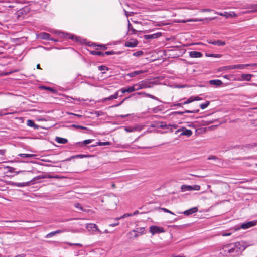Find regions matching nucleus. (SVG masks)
<instances>
[{"instance_id": "obj_27", "label": "nucleus", "mask_w": 257, "mask_h": 257, "mask_svg": "<svg viewBox=\"0 0 257 257\" xmlns=\"http://www.w3.org/2000/svg\"><path fill=\"white\" fill-rule=\"evenodd\" d=\"M12 185L14 186H16L19 187H23L29 185V182H25V183H17V182H13Z\"/></svg>"}, {"instance_id": "obj_18", "label": "nucleus", "mask_w": 257, "mask_h": 257, "mask_svg": "<svg viewBox=\"0 0 257 257\" xmlns=\"http://www.w3.org/2000/svg\"><path fill=\"white\" fill-rule=\"evenodd\" d=\"M198 211V208L196 207L190 208L183 212V214L185 215H190Z\"/></svg>"}, {"instance_id": "obj_59", "label": "nucleus", "mask_w": 257, "mask_h": 257, "mask_svg": "<svg viewBox=\"0 0 257 257\" xmlns=\"http://www.w3.org/2000/svg\"><path fill=\"white\" fill-rule=\"evenodd\" d=\"M13 113H14V112H9L3 113L0 112V116H3V115H8V114H13Z\"/></svg>"}, {"instance_id": "obj_54", "label": "nucleus", "mask_w": 257, "mask_h": 257, "mask_svg": "<svg viewBox=\"0 0 257 257\" xmlns=\"http://www.w3.org/2000/svg\"><path fill=\"white\" fill-rule=\"evenodd\" d=\"M187 101L189 103H190L193 101H194V97L193 96H191L187 99Z\"/></svg>"}, {"instance_id": "obj_6", "label": "nucleus", "mask_w": 257, "mask_h": 257, "mask_svg": "<svg viewBox=\"0 0 257 257\" xmlns=\"http://www.w3.org/2000/svg\"><path fill=\"white\" fill-rule=\"evenodd\" d=\"M200 186L199 185H182L181 186V190L182 192H185L187 191H191L193 190L199 191L200 190Z\"/></svg>"}, {"instance_id": "obj_50", "label": "nucleus", "mask_w": 257, "mask_h": 257, "mask_svg": "<svg viewBox=\"0 0 257 257\" xmlns=\"http://www.w3.org/2000/svg\"><path fill=\"white\" fill-rule=\"evenodd\" d=\"M55 235V233L54 231L48 233V234H47L46 236V237L47 238H50Z\"/></svg>"}, {"instance_id": "obj_61", "label": "nucleus", "mask_w": 257, "mask_h": 257, "mask_svg": "<svg viewBox=\"0 0 257 257\" xmlns=\"http://www.w3.org/2000/svg\"><path fill=\"white\" fill-rule=\"evenodd\" d=\"M216 159H218V158L213 155L210 156L208 157V160H216Z\"/></svg>"}, {"instance_id": "obj_4", "label": "nucleus", "mask_w": 257, "mask_h": 257, "mask_svg": "<svg viewBox=\"0 0 257 257\" xmlns=\"http://www.w3.org/2000/svg\"><path fill=\"white\" fill-rule=\"evenodd\" d=\"M145 232V228L144 227L137 228L128 233L130 238L134 239L137 238L139 236L143 234Z\"/></svg>"}, {"instance_id": "obj_45", "label": "nucleus", "mask_w": 257, "mask_h": 257, "mask_svg": "<svg viewBox=\"0 0 257 257\" xmlns=\"http://www.w3.org/2000/svg\"><path fill=\"white\" fill-rule=\"evenodd\" d=\"M133 86L134 87L135 91H137V90L141 89L139 82L134 84V85H133Z\"/></svg>"}, {"instance_id": "obj_41", "label": "nucleus", "mask_w": 257, "mask_h": 257, "mask_svg": "<svg viewBox=\"0 0 257 257\" xmlns=\"http://www.w3.org/2000/svg\"><path fill=\"white\" fill-rule=\"evenodd\" d=\"M97 143L99 146H107L110 144L109 142H98Z\"/></svg>"}, {"instance_id": "obj_2", "label": "nucleus", "mask_w": 257, "mask_h": 257, "mask_svg": "<svg viewBox=\"0 0 257 257\" xmlns=\"http://www.w3.org/2000/svg\"><path fill=\"white\" fill-rule=\"evenodd\" d=\"M49 31L51 33L55 34L56 36H57L58 37L60 38H68L74 40L75 41H78V38L72 34L65 33L64 32H61L57 30H49Z\"/></svg>"}, {"instance_id": "obj_32", "label": "nucleus", "mask_w": 257, "mask_h": 257, "mask_svg": "<svg viewBox=\"0 0 257 257\" xmlns=\"http://www.w3.org/2000/svg\"><path fill=\"white\" fill-rule=\"evenodd\" d=\"M90 53L94 55H97V56H101L102 57H104L103 52L98 51H91Z\"/></svg>"}, {"instance_id": "obj_12", "label": "nucleus", "mask_w": 257, "mask_h": 257, "mask_svg": "<svg viewBox=\"0 0 257 257\" xmlns=\"http://www.w3.org/2000/svg\"><path fill=\"white\" fill-rule=\"evenodd\" d=\"M37 37L42 40H50L51 39V35L46 32H41L37 35Z\"/></svg>"}, {"instance_id": "obj_47", "label": "nucleus", "mask_w": 257, "mask_h": 257, "mask_svg": "<svg viewBox=\"0 0 257 257\" xmlns=\"http://www.w3.org/2000/svg\"><path fill=\"white\" fill-rule=\"evenodd\" d=\"M126 91H127V93H132V92L135 91L134 87L133 86H130L126 88Z\"/></svg>"}, {"instance_id": "obj_26", "label": "nucleus", "mask_w": 257, "mask_h": 257, "mask_svg": "<svg viewBox=\"0 0 257 257\" xmlns=\"http://www.w3.org/2000/svg\"><path fill=\"white\" fill-rule=\"evenodd\" d=\"M27 125L28 126H30V127H33L34 128H38V126L35 123V122H34V121L33 120H31V119H28L27 121Z\"/></svg>"}, {"instance_id": "obj_30", "label": "nucleus", "mask_w": 257, "mask_h": 257, "mask_svg": "<svg viewBox=\"0 0 257 257\" xmlns=\"http://www.w3.org/2000/svg\"><path fill=\"white\" fill-rule=\"evenodd\" d=\"M205 56L208 57H214L219 58L221 57L222 55L219 54L206 53Z\"/></svg>"}, {"instance_id": "obj_42", "label": "nucleus", "mask_w": 257, "mask_h": 257, "mask_svg": "<svg viewBox=\"0 0 257 257\" xmlns=\"http://www.w3.org/2000/svg\"><path fill=\"white\" fill-rule=\"evenodd\" d=\"M133 132L140 131L142 130V126L141 125H136L133 127Z\"/></svg>"}, {"instance_id": "obj_52", "label": "nucleus", "mask_w": 257, "mask_h": 257, "mask_svg": "<svg viewBox=\"0 0 257 257\" xmlns=\"http://www.w3.org/2000/svg\"><path fill=\"white\" fill-rule=\"evenodd\" d=\"M116 220V222H115L114 223L110 224L109 225V226H111V227H115V226H117L119 224V223L118 222V220Z\"/></svg>"}, {"instance_id": "obj_29", "label": "nucleus", "mask_w": 257, "mask_h": 257, "mask_svg": "<svg viewBox=\"0 0 257 257\" xmlns=\"http://www.w3.org/2000/svg\"><path fill=\"white\" fill-rule=\"evenodd\" d=\"M18 156H20V157H21L22 158H32V157H34L36 156V155L35 154H23V153H21V154H19Z\"/></svg>"}, {"instance_id": "obj_31", "label": "nucleus", "mask_w": 257, "mask_h": 257, "mask_svg": "<svg viewBox=\"0 0 257 257\" xmlns=\"http://www.w3.org/2000/svg\"><path fill=\"white\" fill-rule=\"evenodd\" d=\"M91 157V155H83V154H79L76 155L75 156H73L71 157V158H89Z\"/></svg>"}, {"instance_id": "obj_55", "label": "nucleus", "mask_w": 257, "mask_h": 257, "mask_svg": "<svg viewBox=\"0 0 257 257\" xmlns=\"http://www.w3.org/2000/svg\"><path fill=\"white\" fill-rule=\"evenodd\" d=\"M213 10L210 9H203L200 10L201 12H211Z\"/></svg>"}, {"instance_id": "obj_36", "label": "nucleus", "mask_w": 257, "mask_h": 257, "mask_svg": "<svg viewBox=\"0 0 257 257\" xmlns=\"http://www.w3.org/2000/svg\"><path fill=\"white\" fill-rule=\"evenodd\" d=\"M209 103V101H206L204 103L201 104L200 107L202 109H204L208 107Z\"/></svg>"}, {"instance_id": "obj_60", "label": "nucleus", "mask_w": 257, "mask_h": 257, "mask_svg": "<svg viewBox=\"0 0 257 257\" xmlns=\"http://www.w3.org/2000/svg\"><path fill=\"white\" fill-rule=\"evenodd\" d=\"M70 98H71V99L75 100H77V101H86V100H85V99H81L80 98H72V97H70Z\"/></svg>"}, {"instance_id": "obj_22", "label": "nucleus", "mask_w": 257, "mask_h": 257, "mask_svg": "<svg viewBox=\"0 0 257 257\" xmlns=\"http://www.w3.org/2000/svg\"><path fill=\"white\" fill-rule=\"evenodd\" d=\"M209 44H211L217 46H224L225 45V42L224 41H222L221 40H215V41H211L210 40L208 41Z\"/></svg>"}, {"instance_id": "obj_8", "label": "nucleus", "mask_w": 257, "mask_h": 257, "mask_svg": "<svg viewBox=\"0 0 257 257\" xmlns=\"http://www.w3.org/2000/svg\"><path fill=\"white\" fill-rule=\"evenodd\" d=\"M257 224V220H252L242 223L240 228L242 229H246L255 226Z\"/></svg>"}, {"instance_id": "obj_15", "label": "nucleus", "mask_w": 257, "mask_h": 257, "mask_svg": "<svg viewBox=\"0 0 257 257\" xmlns=\"http://www.w3.org/2000/svg\"><path fill=\"white\" fill-rule=\"evenodd\" d=\"M216 19V17H212V18H206L204 19L202 18H194V19H190V22H201L204 20L206 21V22H209L211 20H214Z\"/></svg>"}, {"instance_id": "obj_51", "label": "nucleus", "mask_w": 257, "mask_h": 257, "mask_svg": "<svg viewBox=\"0 0 257 257\" xmlns=\"http://www.w3.org/2000/svg\"><path fill=\"white\" fill-rule=\"evenodd\" d=\"M226 68L227 69H235L236 68V65H230L226 67Z\"/></svg>"}, {"instance_id": "obj_63", "label": "nucleus", "mask_w": 257, "mask_h": 257, "mask_svg": "<svg viewBox=\"0 0 257 257\" xmlns=\"http://www.w3.org/2000/svg\"><path fill=\"white\" fill-rule=\"evenodd\" d=\"M122 93H125L127 92L126 88H122L119 90Z\"/></svg>"}, {"instance_id": "obj_33", "label": "nucleus", "mask_w": 257, "mask_h": 257, "mask_svg": "<svg viewBox=\"0 0 257 257\" xmlns=\"http://www.w3.org/2000/svg\"><path fill=\"white\" fill-rule=\"evenodd\" d=\"M249 66H250V64H237L236 65V69H243Z\"/></svg>"}, {"instance_id": "obj_16", "label": "nucleus", "mask_w": 257, "mask_h": 257, "mask_svg": "<svg viewBox=\"0 0 257 257\" xmlns=\"http://www.w3.org/2000/svg\"><path fill=\"white\" fill-rule=\"evenodd\" d=\"M138 45V41L136 40L132 39L127 41L125 43V46L130 48L136 47Z\"/></svg>"}, {"instance_id": "obj_19", "label": "nucleus", "mask_w": 257, "mask_h": 257, "mask_svg": "<svg viewBox=\"0 0 257 257\" xmlns=\"http://www.w3.org/2000/svg\"><path fill=\"white\" fill-rule=\"evenodd\" d=\"M203 54L198 51H191L189 52V56L191 58H200L202 57Z\"/></svg>"}, {"instance_id": "obj_46", "label": "nucleus", "mask_w": 257, "mask_h": 257, "mask_svg": "<svg viewBox=\"0 0 257 257\" xmlns=\"http://www.w3.org/2000/svg\"><path fill=\"white\" fill-rule=\"evenodd\" d=\"M160 209L163 210L165 212L168 213H170V214H172V215H175V214L173 212H172V211H170L169 210H168V209H167L166 208H161Z\"/></svg>"}, {"instance_id": "obj_40", "label": "nucleus", "mask_w": 257, "mask_h": 257, "mask_svg": "<svg viewBox=\"0 0 257 257\" xmlns=\"http://www.w3.org/2000/svg\"><path fill=\"white\" fill-rule=\"evenodd\" d=\"M45 90H49L50 91V92H52L53 93H55L56 92V90L55 89H54V88H51V87H46V86H43L42 87Z\"/></svg>"}, {"instance_id": "obj_28", "label": "nucleus", "mask_w": 257, "mask_h": 257, "mask_svg": "<svg viewBox=\"0 0 257 257\" xmlns=\"http://www.w3.org/2000/svg\"><path fill=\"white\" fill-rule=\"evenodd\" d=\"M252 75L250 74H243L241 75V78L242 80H245L249 81L251 80Z\"/></svg>"}, {"instance_id": "obj_44", "label": "nucleus", "mask_w": 257, "mask_h": 257, "mask_svg": "<svg viewBox=\"0 0 257 257\" xmlns=\"http://www.w3.org/2000/svg\"><path fill=\"white\" fill-rule=\"evenodd\" d=\"M98 68L100 71H106L108 70V67L104 65L99 66Z\"/></svg>"}, {"instance_id": "obj_7", "label": "nucleus", "mask_w": 257, "mask_h": 257, "mask_svg": "<svg viewBox=\"0 0 257 257\" xmlns=\"http://www.w3.org/2000/svg\"><path fill=\"white\" fill-rule=\"evenodd\" d=\"M150 232L152 235L159 234L165 232L164 228L158 226L152 225L150 227Z\"/></svg>"}, {"instance_id": "obj_3", "label": "nucleus", "mask_w": 257, "mask_h": 257, "mask_svg": "<svg viewBox=\"0 0 257 257\" xmlns=\"http://www.w3.org/2000/svg\"><path fill=\"white\" fill-rule=\"evenodd\" d=\"M231 244L222 245L219 249V257H230Z\"/></svg>"}, {"instance_id": "obj_64", "label": "nucleus", "mask_w": 257, "mask_h": 257, "mask_svg": "<svg viewBox=\"0 0 257 257\" xmlns=\"http://www.w3.org/2000/svg\"><path fill=\"white\" fill-rule=\"evenodd\" d=\"M98 46L100 47L101 49L103 50H106L107 48L105 45H99Z\"/></svg>"}, {"instance_id": "obj_1", "label": "nucleus", "mask_w": 257, "mask_h": 257, "mask_svg": "<svg viewBox=\"0 0 257 257\" xmlns=\"http://www.w3.org/2000/svg\"><path fill=\"white\" fill-rule=\"evenodd\" d=\"M247 245L243 241H239L231 244L230 257H236L241 254L242 251L246 248Z\"/></svg>"}, {"instance_id": "obj_34", "label": "nucleus", "mask_w": 257, "mask_h": 257, "mask_svg": "<svg viewBox=\"0 0 257 257\" xmlns=\"http://www.w3.org/2000/svg\"><path fill=\"white\" fill-rule=\"evenodd\" d=\"M130 216H132V213H125L124 215H123L122 216H120V217L116 218L115 219L119 220H120L121 219H123V218H124L125 217H130Z\"/></svg>"}, {"instance_id": "obj_37", "label": "nucleus", "mask_w": 257, "mask_h": 257, "mask_svg": "<svg viewBox=\"0 0 257 257\" xmlns=\"http://www.w3.org/2000/svg\"><path fill=\"white\" fill-rule=\"evenodd\" d=\"M92 141H93L92 139H88V140H84L82 142H78V143H77V144H83L84 145H87V144L91 143L92 142Z\"/></svg>"}, {"instance_id": "obj_13", "label": "nucleus", "mask_w": 257, "mask_h": 257, "mask_svg": "<svg viewBox=\"0 0 257 257\" xmlns=\"http://www.w3.org/2000/svg\"><path fill=\"white\" fill-rule=\"evenodd\" d=\"M86 228L89 231H97L99 233H101L100 230L98 228L97 225L95 224L89 223L86 225Z\"/></svg>"}, {"instance_id": "obj_10", "label": "nucleus", "mask_w": 257, "mask_h": 257, "mask_svg": "<svg viewBox=\"0 0 257 257\" xmlns=\"http://www.w3.org/2000/svg\"><path fill=\"white\" fill-rule=\"evenodd\" d=\"M215 13L217 15H219L220 16H223V17H225L226 18H229L231 17H235L236 16V14L234 12H230L229 13H228L227 12H224L223 13H222V12H218L215 11Z\"/></svg>"}, {"instance_id": "obj_11", "label": "nucleus", "mask_w": 257, "mask_h": 257, "mask_svg": "<svg viewBox=\"0 0 257 257\" xmlns=\"http://www.w3.org/2000/svg\"><path fill=\"white\" fill-rule=\"evenodd\" d=\"M62 177L59 176L58 175H49L48 176H38L37 177H34L33 179V181H35L36 180L40 179H43V178H55V179H60L62 178Z\"/></svg>"}, {"instance_id": "obj_24", "label": "nucleus", "mask_w": 257, "mask_h": 257, "mask_svg": "<svg viewBox=\"0 0 257 257\" xmlns=\"http://www.w3.org/2000/svg\"><path fill=\"white\" fill-rule=\"evenodd\" d=\"M157 126L159 128L169 129L170 128V124H167L165 122H158Z\"/></svg>"}, {"instance_id": "obj_57", "label": "nucleus", "mask_w": 257, "mask_h": 257, "mask_svg": "<svg viewBox=\"0 0 257 257\" xmlns=\"http://www.w3.org/2000/svg\"><path fill=\"white\" fill-rule=\"evenodd\" d=\"M75 207L78 209H79L81 210H83V208L81 206V205L79 203H76L75 205Z\"/></svg>"}, {"instance_id": "obj_17", "label": "nucleus", "mask_w": 257, "mask_h": 257, "mask_svg": "<svg viewBox=\"0 0 257 257\" xmlns=\"http://www.w3.org/2000/svg\"><path fill=\"white\" fill-rule=\"evenodd\" d=\"M137 94L138 95H142L144 96H146V97H149L152 99H154L155 100H156V101H159L160 102L161 101L160 100V99L155 97V96L152 95V94H148V93H145V92H138L137 93Z\"/></svg>"}, {"instance_id": "obj_49", "label": "nucleus", "mask_w": 257, "mask_h": 257, "mask_svg": "<svg viewBox=\"0 0 257 257\" xmlns=\"http://www.w3.org/2000/svg\"><path fill=\"white\" fill-rule=\"evenodd\" d=\"M65 243L69 245L70 246L75 245V246H79V247H82V244H81L80 243H69V242H65Z\"/></svg>"}, {"instance_id": "obj_21", "label": "nucleus", "mask_w": 257, "mask_h": 257, "mask_svg": "<svg viewBox=\"0 0 257 257\" xmlns=\"http://www.w3.org/2000/svg\"><path fill=\"white\" fill-rule=\"evenodd\" d=\"M199 110L198 109H194L193 110H185L184 112L176 111V112H174V113L177 114H180V115H182L184 113H197L199 112Z\"/></svg>"}, {"instance_id": "obj_25", "label": "nucleus", "mask_w": 257, "mask_h": 257, "mask_svg": "<svg viewBox=\"0 0 257 257\" xmlns=\"http://www.w3.org/2000/svg\"><path fill=\"white\" fill-rule=\"evenodd\" d=\"M209 84L211 85H214L216 86H220L222 84V82L218 79L211 80L209 81Z\"/></svg>"}, {"instance_id": "obj_5", "label": "nucleus", "mask_w": 257, "mask_h": 257, "mask_svg": "<svg viewBox=\"0 0 257 257\" xmlns=\"http://www.w3.org/2000/svg\"><path fill=\"white\" fill-rule=\"evenodd\" d=\"M141 89L152 87L154 85L157 84L155 80L151 79H145L139 82Z\"/></svg>"}, {"instance_id": "obj_9", "label": "nucleus", "mask_w": 257, "mask_h": 257, "mask_svg": "<svg viewBox=\"0 0 257 257\" xmlns=\"http://www.w3.org/2000/svg\"><path fill=\"white\" fill-rule=\"evenodd\" d=\"M180 132H181V136H186L187 137H190L192 134V132L191 130L187 129L185 127H182V128L178 129L176 131L175 134H178V133Z\"/></svg>"}, {"instance_id": "obj_43", "label": "nucleus", "mask_w": 257, "mask_h": 257, "mask_svg": "<svg viewBox=\"0 0 257 257\" xmlns=\"http://www.w3.org/2000/svg\"><path fill=\"white\" fill-rule=\"evenodd\" d=\"M116 53L115 51H106L105 52H103L104 57L106 55H114Z\"/></svg>"}, {"instance_id": "obj_58", "label": "nucleus", "mask_w": 257, "mask_h": 257, "mask_svg": "<svg viewBox=\"0 0 257 257\" xmlns=\"http://www.w3.org/2000/svg\"><path fill=\"white\" fill-rule=\"evenodd\" d=\"M114 99H117L118 97V91H116L113 95H112Z\"/></svg>"}, {"instance_id": "obj_14", "label": "nucleus", "mask_w": 257, "mask_h": 257, "mask_svg": "<svg viewBox=\"0 0 257 257\" xmlns=\"http://www.w3.org/2000/svg\"><path fill=\"white\" fill-rule=\"evenodd\" d=\"M161 36V33H154L152 34L145 35L144 37V38L146 40H150V39L157 38Z\"/></svg>"}, {"instance_id": "obj_53", "label": "nucleus", "mask_w": 257, "mask_h": 257, "mask_svg": "<svg viewBox=\"0 0 257 257\" xmlns=\"http://www.w3.org/2000/svg\"><path fill=\"white\" fill-rule=\"evenodd\" d=\"M126 99V98H125L122 101H121V102H120L118 104H115L113 106H112V107H118L119 106H120V105H121L123 102Z\"/></svg>"}, {"instance_id": "obj_56", "label": "nucleus", "mask_w": 257, "mask_h": 257, "mask_svg": "<svg viewBox=\"0 0 257 257\" xmlns=\"http://www.w3.org/2000/svg\"><path fill=\"white\" fill-rule=\"evenodd\" d=\"M130 116V114H126V115H117L118 118H124Z\"/></svg>"}, {"instance_id": "obj_39", "label": "nucleus", "mask_w": 257, "mask_h": 257, "mask_svg": "<svg viewBox=\"0 0 257 257\" xmlns=\"http://www.w3.org/2000/svg\"><path fill=\"white\" fill-rule=\"evenodd\" d=\"M112 97V95H110V96H109L108 97L104 98H103L101 100L100 102H105L106 101L111 100L112 99H114L113 98V97Z\"/></svg>"}, {"instance_id": "obj_62", "label": "nucleus", "mask_w": 257, "mask_h": 257, "mask_svg": "<svg viewBox=\"0 0 257 257\" xmlns=\"http://www.w3.org/2000/svg\"><path fill=\"white\" fill-rule=\"evenodd\" d=\"M194 101H199L201 100L202 98L198 96H193Z\"/></svg>"}, {"instance_id": "obj_20", "label": "nucleus", "mask_w": 257, "mask_h": 257, "mask_svg": "<svg viewBox=\"0 0 257 257\" xmlns=\"http://www.w3.org/2000/svg\"><path fill=\"white\" fill-rule=\"evenodd\" d=\"M144 72L145 71L143 70L135 71L129 73H127V74H126V76H129L130 77H134L136 76L141 74H143Z\"/></svg>"}, {"instance_id": "obj_48", "label": "nucleus", "mask_w": 257, "mask_h": 257, "mask_svg": "<svg viewBox=\"0 0 257 257\" xmlns=\"http://www.w3.org/2000/svg\"><path fill=\"white\" fill-rule=\"evenodd\" d=\"M124 130L127 132H133V126H125Z\"/></svg>"}, {"instance_id": "obj_23", "label": "nucleus", "mask_w": 257, "mask_h": 257, "mask_svg": "<svg viewBox=\"0 0 257 257\" xmlns=\"http://www.w3.org/2000/svg\"><path fill=\"white\" fill-rule=\"evenodd\" d=\"M55 141L59 144H66L68 142V140L66 138H63L59 137H56L55 139Z\"/></svg>"}, {"instance_id": "obj_35", "label": "nucleus", "mask_w": 257, "mask_h": 257, "mask_svg": "<svg viewBox=\"0 0 257 257\" xmlns=\"http://www.w3.org/2000/svg\"><path fill=\"white\" fill-rule=\"evenodd\" d=\"M128 29L129 31H132V34L136 33V30L133 28L132 25L129 21L128 23Z\"/></svg>"}, {"instance_id": "obj_38", "label": "nucleus", "mask_w": 257, "mask_h": 257, "mask_svg": "<svg viewBox=\"0 0 257 257\" xmlns=\"http://www.w3.org/2000/svg\"><path fill=\"white\" fill-rule=\"evenodd\" d=\"M143 54V52L141 50L138 51L136 52H134L133 54V56H136V57H140L142 56Z\"/></svg>"}]
</instances>
